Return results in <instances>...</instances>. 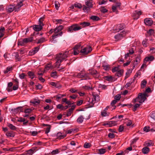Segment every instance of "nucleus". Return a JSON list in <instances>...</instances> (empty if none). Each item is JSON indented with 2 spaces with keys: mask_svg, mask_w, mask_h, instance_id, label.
Listing matches in <instances>:
<instances>
[{
  "mask_svg": "<svg viewBox=\"0 0 155 155\" xmlns=\"http://www.w3.org/2000/svg\"><path fill=\"white\" fill-rule=\"evenodd\" d=\"M93 0H88L85 1V4L86 5L88 8H91L93 6Z\"/></svg>",
  "mask_w": 155,
  "mask_h": 155,
  "instance_id": "dca6fc26",
  "label": "nucleus"
},
{
  "mask_svg": "<svg viewBox=\"0 0 155 155\" xmlns=\"http://www.w3.org/2000/svg\"><path fill=\"white\" fill-rule=\"evenodd\" d=\"M26 42L25 41L24 39H23L22 40H21L20 41H18V45H21V46H24L25 44H26Z\"/></svg>",
  "mask_w": 155,
  "mask_h": 155,
  "instance_id": "72a5a7b5",
  "label": "nucleus"
},
{
  "mask_svg": "<svg viewBox=\"0 0 155 155\" xmlns=\"http://www.w3.org/2000/svg\"><path fill=\"white\" fill-rule=\"evenodd\" d=\"M12 66H9L4 71V73L5 74L8 73L9 71H11L12 70Z\"/></svg>",
  "mask_w": 155,
  "mask_h": 155,
  "instance_id": "7c9ffc66",
  "label": "nucleus"
},
{
  "mask_svg": "<svg viewBox=\"0 0 155 155\" xmlns=\"http://www.w3.org/2000/svg\"><path fill=\"white\" fill-rule=\"evenodd\" d=\"M129 53L130 55H132L134 53V48H131L129 50Z\"/></svg>",
  "mask_w": 155,
  "mask_h": 155,
  "instance_id": "0e129e2a",
  "label": "nucleus"
},
{
  "mask_svg": "<svg viewBox=\"0 0 155 155\" xmlns=\"http://www.w3.org/2000/svg\"><path fill=\"white\" fill-rule=\"evenodd\" d=\"M90 19L94 21H97L100 20V18L97 16H92L91 17Z\"/></svg>",
  "mask_w": 155,
  "mask_h": 155,
  "instance_id": "473e14b6",
  "label": "nucleus"
},
{
  "mask_svg": "<svg viewBox=\"0 0 155 155\" xmlns=\"http://www.w3.org/2000/svg\"><path fill=\"white\" fill-rule=\"evenodd\" d=\"M99 153L100 154H103L105 153L106 151V149H104L101 148L100 149L98 150Z\"/></svg>",
  "mask_w": 155,
  "mask_h": 155,
  "instance_id": "37998d69",
  "label": "nucleus"
},
{
  "mask_svg": "<svg viewBox=\"0 0 155 155\" xmlns=\"http://www.w3.org/2000/svg\"><path fill=\"white\" fill-rule=\"evenodd\" d=\"M80 25H82V27L84 28L89 26L90 25V23L88 22H83L80 23Z\"/></svg>",
  "mask_w": 155,
  "mask_h": 155,
  "instance_id": "c756f323",
  "label": "nucleus"
},
{
  "mask_svg": "<svg viewBox=\"0 0 155 155\" xmlns=\"http://www.w3.org/2000/svg\"><path fill=\"white\" fill-rule=\"evenodd\" d=\"M30 103L34 104H38L40 103V101L39 100H37L36 99H34L33 100L31 101Z\"/></svg>",
  "mask_w": 155,
  "mask_h": 155,
  "instance_id": "c9c22d12",
  "label": "nucleus"
},
{
  "mask_svg": "<svg viewBox=\"0 0 155 155\" xmlns=\"http://www.w3.org/2000/svg\"><path fill=\"white\" fill-rule=\"evenodd\" d=\"M84 119L83 116L81 115L77 119V122L78 124H81L83 122Z\"/></svg>",
  "mask_w": 155,
  "mask_h": 155,
  "instance_id": "4be33fe9",
  "label": "nucleus"
},
{
  "mask_svg": "<svg viewBox=\"0 0 155 155\" xmlns=\"http://www.w3.org/2000/svg\"><path fill=\"white\" fill-rule=\"evenodd\" d=\"M81 78H82L84 80H88L90 79L89 74L84 73V72H83Z\"/></svg>",
  "mask_w": 155,
  "mask_h": 155,
  "instance_id": "aec40b11",
  "label": "nucleus"
},
{
  "mask_svg": "<svg viewBox=\"0 0 155 155\" xmlns=\"http://www.w3.org/2000/svg\"><path fill=\"white\" fill-rule=\"evenodd\" d=\"M93 97L91 103L93 105L96 102L99 101L100 100V96L95 93L93 94Z\"/></svg>",
  "mask_w": 155,
  "mask_h": 155,
  "instance_id": "6e6552de",
  "label": "nucleus"
},
{
  "mask_svg": "<svg viewBox=\"0 0 155 155\" xmlns=\"http://www.w3.org/2000/svg\"><path fill=\"white\" fill-rule=\"evenodd\" d=\"M68 53L69 51H67L63 53H60L56 54L55 56V59H56L57 61L54 66L52 65L51 63H49L46 65L45 69L47 70H49L50 69H53L54 68H59L61 62L67 57Z\"/></svg>",
  "mask_w": 155,
  "mask_h": 155,
  "instance_id": "f257e3e1",
  "label": "nucleus"
},
{
  "mask_svg": "<svg viewBox=\"0 0 155 155\" xmlns=\"http://www.w3.org/2000/svg\"><path fill=\"white\" fill-rule=\"evenodd\" d=\"M143 130L144 131L147 132L150 131V127L149 126H145L143 128Z\"/></svg>",
  "mask_w": 155,
  "mask_h": 155,
  "instance_id": "c03bdc74",
  "label": "nucleus"
},
{
  "mask_svg": "<svg viewBox=\"0 0 155 155\" xmlns=\"http://www.w3.org/2000/svg\"><path fill=\"white\" fill-rule=\"evenodd\" d=\"M26 76V75L24 73H22L21 74L19 75V78L21 79H25V77Z\"/></svg>",
  "mask_w": 155,
  "mask_h": 155,
  "instance_id": "864d4df0",
  "label": "nucleus"
},
{
  "mask_svg": "<svg viewBox=\"0 0 155 155\" xmlns=\"http://www.w3.org/2000/svg\"><path fill=\"white\" fill-rule=\"evenodd\" d=\"M121 98V96L120 94H117L115 95L114 97V99L115 100L117 101H119L120 100V98Z\"/></svg>",
  "mask_w": 155,
  "mask_h": 155,
  "instance_id": "3c124183",
  "label": "nucleus"
},
{
  "mask_svg": "<svg viewBox=\"0 0 155 155\" xmlns=\"http://www.w3.org/2000/svg\"><path fill=\"white\" fill-rule=\"evenodd\" d=\"M147 83V81L145 80H143L141 82V87L142 88H144L146 86V84Z\"/></svg>",
  "mask_w": 155,
  "mask_h": 155,
  "instance_id": "c85d7f7f",
  "label": "nucleus"
},
{
  "mask_svg": "<svg viewBox=\"0 0 155 155\" xmlns=\"http://www.w3.org/2000/svg\"><path fill=\"white\" fill-rule=\"evenodd\" d=\"M25 0H17V4L15 7L13 6H10L8 7L7 10L9 12L15 10V12L18 11L19 8L23 5V2Z\"/></svg>",
  "mask_w": 155,
  "mask_h": 155,
  "instance_id": "f03ea898",
  "label": "nucleus"
},
{
  "mask_svg": "<svg viewBox=\"0 0 155 155\" xmlns=\"http://www.w3.org/2000/svg\"><path fill=\"white\" fill-rule=\"evenodd\" d=\"M89 73L92 75L94 78H98L99 74V73L95 69H91L89 70Z\"/></svg>",
  "mask_w": 155,
  "mask_h": 155,
  "instance_id": "0eeeda50",
  "label": "nucleus"
},
{
  "mask_svg": "<svg viewBox=\"0 0 155 155\" xmlns=\"http://www.w3.org/2000/svg\"><path fill=\"white\" fill-rule=\"evenodd\" d=\"M154 59V57L153 56H150L149 57H147L145 58L144 60V62H146L149 61H152Z\"/></svg>",
  "mask_w": 155,
  "mask_h": 155,
  "instance_id": "6ab92c4d",
  "label": "nucleus"
},
{
  "mask_svg": "<svg viewBox=\"0 0 155 155\" xmlns=\"http://www.w3.org/2000/svg\"><path fill=\"white\" fill-rule=\"evenodd\" d=\"M123 74V70H118L116 74V75L118 77H120Z\"/></svg>",
  "mask_w": 155,
  "mask_h": 155,
  "instance_id": "4c0bfd02",
  "label": "nucleus"
},
{
  "mask_svg": "<svg viewBox=\"0 0 155 155\" xmlns=\"http://www.w3.org/2000/svg\"><path fill=\"white\" fill-rule=\"evenodd\" d=\"M26 43H27L28 42H31L33 41V37H31L24 39Z\"/></svg>",
  "mask_w": 155,
  "mask_h": 155,
  "instance_id": "58836bf2",
  "label": "nucleus"
},
{
  "mask_svg": "<svg viewBox=\"0 0 155 155\" xmlns=\"http://www.w3.org/2000/svg\"><path fill=\"white\" fill-rule=\"evenodd\" d=\"M125 34L124 33V32L122 31L120 34H118L117 35H115L114 36V38L117 41H118L120 40L123 38L125 36Z\"/></svg>",
  "mask_w": 155,
  "mask_h": 155,
  "instance_id": "1a4fd4ad",
  "label": "nucleus"
},
{
  "mask_svg": "<svg viewBox=\"0 0 155 155\" xmlns=\"http://www.w3.org/2000/svg\"><path fill=\"white\" fill-rule=\"evenodd\" d=\"M146 96H148L146 92L144 93H139L137 96V97L133 100V102L135 103L138 102L140 103H142L147 99Z\"/></svg>",
  "mask_w": 155,
  "mask_h": 155,
  "instance_id": "7ed1b4c3",
  "label": "nucleus"
},
{
  "mask_svg": "<svg viewBox=\"0 0 155 155\" xmlns=\"http://www.w3.org/2000/svg\"><path fill=\"white\" fill-rule=\"evenodd\" d=\"M142 14V12L141 11H135L133 13V16L134 19H137L139 18L140 15Z\"/></svg>",
  "mask_w": 155,
  "mask_h": 155,
  "instance_id": "f8f14e48",
  "label": "nucleus"
},
{
  "mask_svg": "<svg viewBox=\"0 0 155 155\" xmlns=\"http://www.w3.org/2000/svg\"><path fill=\"white\" fill-rule=\"evenodd\" d=\"M148 39H146L144 40L142 42V44L144 46L147 47Z\"/></svg>",
  "mask_w": 155,
  "mask_h": 155,
  "instance_id": "6e6d98bb",
  "label": "nucleus"
},
{
  "mask_svg": "<svg viewBox=\"0 0 155 155\" xmlns=\"http://www.w3.org/2000/svg\"><path fill=\"white\" fill-rule=\"evenodd\" d=\"M35 149V147H32L31 149L26 151L25 153L21 154V155H32L34 153Z\"/></svg>",
  "mask_w": 155,
  "mask_h": 155,
  "instance_id": "ddd939ff",
  "label": "nucleus"
},
{
  "mask_svg": "<svg viewBox=\"0 0 155 155\" xmlns=\"http://www.w3.org/2000/svg\"><path fill=\"white\" fill-rule=\"evenodd\" d=\"M150 149L148 147H145L142 149V152L144 154H147L149 151Z\"/></svg>",
  "mask_w": 155,
  "mask_h": 155,
  "instance_id": "bb28decb",
  "label": "nucleus"
},
{
  "mask_svg": "<svg viewBox=\"0 0 155 155\" xmlns=\"http://www.w3.org/2000/svg\"><path fill=\"white\" fill-rule=\"evenodd\" d=\"M32 110L30 108H27L25 110L24 112L25 113H29L31 112Z\"/></svg>",
  "mask_w": 155,
  "mask_h": 155,
  "instance_id": "e2e57ef3",
  "label": "nucleus"
},
{
  "mask_svg": "<svg viewBox=\"0 0 155 155\" xmlns=\"http://www.w3.org/2000/svg\"><path fill=\"white\" fill-rule=\"evenodd\" d=\"M7 126L12 130H15L16 129V127L11 124L8 123Z\"/></svg>",
  "mask_w": 155,
  "mask_h": 155,
  "instance_id": "2f4dec72",
  "label": "nucleus"
},
{
  "mask_svg": "<svg viewBox=\"0 0 155 155\" xmlns=\"http://www.w3.org/2000/svg\"><path fill=\"white\" fill-rule=\"evenodd\" d=\"M103 69L106 70H109L110 68V66L108 65H103L102 66Z\"/></svg>",
  "mask_w": 155,
  "mask_h": 155,
  "instance_id": "49530a36",
  "label": "nucleus"
},
{
  "mask_svg": "<svg viewBox=\"0 0 155 155\" xmlns=\"http://www.w3.org/2000/svg\"><path fill=\"white\" fill-rule=\"evenodd\" d=\"M100 11L103 13H106L108 11V10L104 7H102L100 8Z\"/></svg>",
  "mask_w": 155,
  "mask_h": 155,
  "instance_id": "09e8293b",
  "label": "nucleus"
},
{
  "mask_svg": "<svg viewBox=\"0 0 155 155\" xmlns=\"http://www.w3.org/2000/svg\"><path fill=\"white\" fill-rule=\"evenodd\" d=\"M28 76L29 77V78L31 79H33L35 76L34 73L33 72L31 71H28Z\"/></svg>",
  "mask_w": 155,
  "mask_h": 155,
  "instance_id": "393cba45",
  "label": "nucleus"
},
{
  "mask_svg": "<svg viewBox=\"0 0 155 155\" xmlns=\"http://www.w3.org/2000/svg\"><path fill=\"white\" fill-rule=\"evenodd\" d=\"M69 91L72 93H75L78 91V90H76L74 88H71L69 90Z\"/></svg>",
  "mask_w": 155,
  "mask_h": 155,
  "instance_id": "680f3d73",
  "label": "nucleus"
},
{
  "mask_svg": "<svg viewBox=\"0 0 155 155\" xmlns=\"http://www.w3.org/2000/svg\"><path fill=\"white\" fill-rule=\"evenodd\" d=\"M108 137L111 138H113L115 137V135L113 133H109L108 134Z\"/></svg>",
  "mask_w": 155,
  "mask_h": 155,
  "instance_id": "052dcab7",
  "label": "nucleus"
},
{
  "mask_svg": "<svg viewBox=\"0 0 155 155\" xmlns=\"http://www.w3.org/2000/svg\"><path fill=\"white\" fill-rule=\"evenodd\" d=\"M59 153V151L58 149H57L52 150L51 152V153L52 155H54L58 153Z\"/></svg>",
  "mask_w": 155,
  "mask_h": 155,
  "instance_id": "a18cd8bd",
  "label": "nucleus"
},
{
  "mask_svg": "<svg viewBox=\"0 0 155 155\" xmlns=\"http://www.w3.org/2000/svg\"><path fill=\"white\" fill-rule=\"evenodd\" d=\"M104 79L108 81H113V78L111 76H105L104 77Z\"/></svg>",
  "mask_w": 155,
  "mask_h": 155,
  "instance_id": "ea45409f",
  "label": "nucleus"
},
{
  "mask_svg": "<svg viewBox=\"0 0 155 155\" xmlns=\"http://www.w3.org/2000/svg\"><path fill=\"white\" fill-rule=\"evenodd\" d=\"M140 105V104H135V105L134 106V108L133 109L134 111H135L137 110V108L139 107Z\"/></svg>",
  "mask_w": 155,
  "mask_h": 155,
  "instance_id": "bf43d9fd",
  "label": "nucleus"
},
{
  "mask_svg": "<svg viewBox=\"0 0 155 155\" xmlns=\"http://www.w3.org/2000/svg\"><path fill=\"white\" fill-rule=\"evenodd\" d=\"M145 24L147 25H151L153 24V21L150 18H145L144 20Z\"/></svg>",
  "mask_w": 155,
  "mask_h": 155,
  "instance_id": "4468645a",
  "label": "nucleus"
},
{
  "mask_svg": "<svg viewBox=\"0 0 155 155\" xmlns=\"http://www.w3.org/2000/svg\"><path fill=\"white\" fill-rule=\"evenodd\" d=\"M65 96V94H59L54 96V97L56 98V100L57 101H58L61 98Z\"/></svg>",
  "mask_w": 155,
  "mask_h": 155,
  "instance_id": "b1692460",
  "label": "nucleus"
},
{
  "mask_svg": "<svg viewBox=\"0 0 155 155\" xmlns=\"http://www.w3.org/2000/svg\"><path fill=\"white\" fill-rule=\"evenodd\" d=\"M92 51L91 47V46L83 48H82L80 52L83 55H86Z\"/></svg>",
  "mask_w": 155,
  "mask_h": 155,
  "instance_id": "423d86ee",
  "label": "nucleus"
},
{
  "mask_svg": "<svg viewBox=\"0 0 155 155\" xmlns=\"http://www.w3.org/2000/svg\"><path fill=\"white\" fill-rule=\"evenodd\" d=\"M6 135L8 137H14L15 135V134L13 132L8 131L6 134Z\"/></svg>",
  "mask_w": 155,
  "mask_h": 155,
  "instance_id": "5701e85b",
  "label": "nucleus"
},
{
  "mask_svg": "<svg viewBox=\"0 0 155 155\" xmlns=\"http://www.w3.org/2000/svg\"><path fill=\"white\" fill-rule=\"evenodd\" d=\"M14 54H15V59L17 60L18 61H20L21 60V58L19 57L18 53V52H15Z\"/></svg>",
  "mask_w": 155,
  "mask_h": 155,
  "instance_id": "a19ab883",
  "label": "nucleus"
},
{
  "mask_svg": "<svg viewBox=\"0 0 155 155\" xmlns=\"http://www.w3.org/2000/svg\"><path fill=\"white\" fill-rule=\"evenodd\" d=\"M73 110H72V109H69L68 111L66 116L67 117H69L71 115L72 113L73 112Z\"/></svg>",
  "mask_w": 155,
  "mask_h": 155,
  "instance_id": "603ef678",
  "label": "nucleus"
},
{
  "mask_svg": "<svg viewBox=\"0 0 155 155\" xmlns=\"http://www.w3.org/2000/svg\"><path fill=\"white\" fill-rule=\"evenodd\" d=\"M124 25L123 24H119L115 26L114 28V30L116 31H119L120 30H122L124 28Z\"/></svg>",
  "mask_w": 155,
  "mask_h": 155,
  "instance_id": "9b49d317",
  "label": "nucleus"
},
{
  "mask_svg": "<svg viewBox=\"0 0 155 155\" xmlns=\"http://www.w3.org/2000/svg\"><path fill=\"white\" fill-rule=\"evenodd\" d=\"M25 120V118L22 117H20L19 119L17 120V121L19 122H24Z\"/></svg>",
  "mask_w": 155,
  "mask_h": 155,
  "instance_id": "69168bd1",
  "label": "nucleus"
},
{
  "mask_svg": "<svg viewBox=\"0 0 155 155\" xmlns=\"http://www.w3.org/2000/svg\"><path fill=\"white\" fill-rule=\"evenodd\" d=\"M83 71H81L80 73H78L75 74V75L76 77H77L78 78H81L82 76V74H83Z\"/></svg>",
  "mask_w": 155,
  "mask_h": 155,
  "instance_id": "79ce46f5",
  "label": "nucleus"
},
{
  "mask_svg": "<svg viewBox=\"0 0 155 155\" xmlns=\"http://www.w3.org/2000/svg\"><path fill=\"white\" fill-rule=\"evenodd\" d=\"M117 122L114 121H110L107 122V124L109 125V127L115 126L117 124Z\"/></svg>",
  "mask_w": 155,
  "mask_h": 155,
  "instance_id": "412c9836",
  "label": "nucleus"
},
{
  "mask_svg": "<svg viewBox=\"0 0 155 155\" xmlns=\"http://www.w3.org/2000/svg\"><path fill=\"white\" fill-rule=\"evenodd\" d=\"M45 41V39L44 38H42L38 40V41L36 42L37 44L40 43H42Z\"/></svg>",
  "mask_w": 155,
  "mask_h": 155,
  "instance_id": "e433bc0d",
  "label": "nucleus"
},
{
  "mask_svg": "<svg viewBox=\"0 0 155 155\" xmlns=\"http://www.w3.org/2000/svg\"><path fill=\"white\" fill-rule=\"evenodd\" d=\"M90 8L86 6L85 5H83V10L85 12H88L90 11Z\"/></svg>",
  "mask_w": 155,
  "mask_h": 155,
  "instance_id": "f704fd0d",
  "label": "nucleus"
},
{
  "mask_svg": "<svg viewBox=\"0 0 155 155\" xmlns=\"http://www.w3.org/2000/svg\"><path fill=\"white\" fill-rule=\"evenodd\" d=\"M66 136V134H62L60 132L56 134L57 138L58 139H63Z\"/></svg>",
  "mask_w": 155,
  "mask_h": 155,
  "instance_id": "2eb2a0df",
  "label": "nucleus"
},
{
  "mask_svg": "<svg viewBox=\"0 0 155 155\" xmlns=\"http://www.w3.org/2000/svg\"><path fill=\"white\" fill-rule=\"evenodd\" d=\"M36 86L38 89L41 90L42 88V86L40 84L36 85Z\"/></svg>",
  "mask_w": 155,
  "mask_h": 155,
  "instance_id": "774afa93",
  "label": "nucleus"
},
{
  "mask_svg": "<svg viewBox=\"0 0 155 155\" xmlns=\"http://www.w3.org/2000/svg\"><path fill=\"white\" fill-rule=\"evenodd\" d=\"M101 115L103 117H105L109 115V114L107 113L106 111L104 110L103 111L101 112Z\"/></svg>",
  "mask_w": 155,
  "mask_h": 155,
  "instance_id": "de8ad7c7",
  "label": "nucleus"
},
{
  "mask_svg": "<svg viewBox=\"0 0 155 155\" xmlns=\"http://www.w3.org/2000/svg\"><path fill=\"white\" fill-rule=\"evenodd\" d=\"M84 146L85 148H89L91 147V144L89 143L86 142L84 144Z\"/></svg>",
  "mask_w": 155,
  "mask_h": 155,
  "instance_id": "5fc2aeb1",
  "label": "nucleus"
},
{
  "mask_svg": "<svg viewBox=\"0 0 155 155\" xmlns=\"http://www.w3.org/2000/svg\"><path fill=\"white\" fill-rule=\"evenodd\" d=\"M22 107H19L16 108L12 109V111L15 113H18L19 111L21 112H23V109H22Z\"/></svg>",
  "mask_w": 155,
  "mask_h": 155,
  "instance_id": "f3484780",
  "label": "nucleus"
},
{
  "mask_svg": "<svg viewBox=\"0 0 155 155\" xmlns=\"http://www.w3.org/2000/svg\"><path fill=\"white\" fill-rule=\"evenodd\" d=\"M144 144L145 146L149 147L153 146V143L151 140H150L149 142L146 141L145 142Z\"/></svg>",
  "mask_w": 155,
  "mask_h": 155,
  "instance_id": "cd10ccee",
  "label": "nucleus"
},
{
  "mask_svg": "<svg viewBox=\"0 0 155 155\" xmlns=\"http://www.w3.org/2000/svg\"><path fill=\"white\" fill-rule=\"evenodd\" d=\"M81 45L80 43L75 45L74 48V55L78 54L81 49Z\"/></svg>",
  "mask_w": 155,
  "mask_h": 155,
  "instance_id": "9d476101",
  "label": "nucleus"
},
{
  "mask_svg": "<svg viewBox=\"0 0 155 155\" xmlns=\"http://www.w3.org/2000/svg\"><path fill=\"white\" fill-rule=\"evenodd\" d=\"M124 126L122 125H120L119 126L118 131L119 132H122L124 129Z\"/></svg>",
  "mask_w": 155,
  "mask_h": 155,
  "instance_id": "13d9d810",
  "label": "nucleus"
},
{
  "mask_svg": "<svg viewBox=\"0 0 155 155\" xmlns=\"http://www.w3.org/2000/svg\"><path fill=\"white\" fill-rule=\"evenodd\" d=\"M43 19L42 18H40L39 21V25L41 26L42 27L44 25L43 23L42 22Z\"/></svg>",
  "mask_w": 155,
  "mask_h": 155,
  "instance_id": "338daca9",
  "label": "nucleus"
},
{
  "mask_svg": "<svg viewBox=\"0 0 155 155\" xmlns=\"http://www.w3.org/2000/svg\"><path fill=\"white\" fill-rule=\"evenodd\" d=\"M63 26L62 25H60L58 27H56L54 30V32L55 33H57L59 32V33L52 36L53 37L56 38L59 36H61L62 34V31H61L63 29Z\"/></svg>",
  "mask_w": 155,
  "mask_h": 155,
  "instance_id": "39448f33",
  "label": "nucleus"
},
{
  "mask_svg": "<svg viewBox=\"0 0 155 155\" xmlns=\"http://www.w3.org/2000/svg\"><path fill=\"white\" fill-rule=\"evenodd\" d=\"M74 6L75 7H76L79 8H81L82 7L81 4L77 3H75L74 4Z\"/></svg>",
  "mask_w": 155,
  "mask_h": 155,
  "instance_id": "8fccbe9b",
  "label": "nucleus"
},
{
  "mask_svg": "<svg viewBox=\"0 0 155 155\" xmlns=\"http://www.w3.org/2000/svg\"><path fill=\"white\" fill-rule=\"evenodd\" d=\"M33 29L36 31H41L42 28L41 26L37 25H35L33 26Z\"/></svg>",
  "mask_w": 155,
  "mask_h": 155,
  "instance_id": "a211bd4d",
  "label": "nucleus"
},
{
  "mask_svg": "<svg viewBox=\"0 0 155 155\" xmlns=\"http://www.w3.org/2000/svg\"><path fill=\"white\" fill-rule=\"evenodd\" d=\"M54 3L55 8L57 10H58L59 6V2L57 1H55Z\"/></svg>",
  "mask_w": 155,
  "mask_h": 155,
  "instance_id": "4d7b16f0",
  "label": "nucleus"
},
{
  "mask_svg": "<svg viewBox=\"0 0 155 155\" xmlns=\"http://www.w3.org/2000/svg\"><path fill=\"white\" fill-rule=\"evenodd\" d=\"M82 28L78 24H74L68 27L67 29V31L69 32H72L74 31H78Z\"/></svg>",
  "mask_w": 155,
  "mask_h": 155,
  "instance_id": "20e7f679",
  "label": "nucleus"
},
{
  "mask_svg": "<svg viewBox=\"0 0 155 155\" xmlns=\"http://www.w3.org/2000/svg\"><path fill=\"white\" fill-rule=\"evenodd\" d=\"M50 84L52 86L55 87L57 88H59L61 87V86L53 82H51L50 83Z\"/></svg>",
  "mask_w": 155,
  "mask_h": 155,
  "instance_id": "a878e982",
  "label": "nucleus"
}]
</instances>
